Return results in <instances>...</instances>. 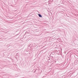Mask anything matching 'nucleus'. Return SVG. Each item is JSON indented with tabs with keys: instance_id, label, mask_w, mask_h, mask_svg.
I'll list each match as a JSON object with an SVG mask.
<instances>
[{
	"instance_id": "f257e3e1",
	"label": "nucleus",
	"mask_w": 78,
	"mask_h": 78,
	"mask_svg": "<svg viewBox=\"0 0 78 78\" xmlns=\"http://www.w3.org/2000/svg\"><path fill=\"white\" fill-rule=\"evenodd\" d=\"M30 30H28L26 31L25 34H26L27 35H28V34H30Z\"/></svg>"
},
{
	"instance_id": "f03ea898",
	"label": "nucleus",
	"mask_w": 78,
	"mask_h": 78,
	"mask_svg": "<svg viewBox=\"0 0 78 78\" xmlns=\"http://www.w3.org/2000/svg\"><path fill=\"white\" fill-rule=\"evenodd\" d=\"M64 1L63 0H61V3H62V4H63L64 3Z\"/></svg>"
},
{
	"instance_id": "7ed1b4c3",
	"label": "nucleus",
	"mask_w": 78,
	"mask_h": 78,
	"mask_svg": "<svg viewBox=\"0 0 78 78\" xmlns=\"http://www.w3.org/2000/svg\"><path fill=\"white\" fill-rule=\"evenodd\" d=\"M38 15L39 17H42V16L41 14H38Z\"/></svg>"
},
{
	"instance_id": "20e7f679",
	"label": "nucleus",
	"mask_w": 78,
	"mask_h": 78,
	"mask_svg": "<svg viewBox=\"0 0 78 78\" xmlns=\"http://www.w3.org/2000/svg\"><path fill=\"white\" fill-rule=\"evenodd\" d=\"M56 61H57V59H55L54 60L55 63H56Z\"/></svg>"
},
{
	"instance_id": "39448f33",
	"label": "nucleus",
	"mask_w": 78,
	"mask_h": 78,
	"mask_svg": "<svg viewBox=\"0 0 78 78\" xmlns=\"http://www.w3.org/2000/svg\"><path fill=\"white\" fill-rule=\"evenodd\" d=\"M33 71H34V72H36V71L35 69H34Z\"/></svg>"
},
{
	"instance_id": "423d86ee",
	"label": "nucleus",
	"mask_w": 78,
	"mask_h": 78,
	"mask_svg": "<svg viewBox=\"0 0 78 78\" xmlns=\"http://www.w3.org/2000/svg\"><path fill=\"white\" fill-rule=\"evenodd\" d=\"M53 0H50V2H53Z\"/></svg>"
},
{
	"instance_id": "0eeeda50",
	"label": "nucleus",
	"mask_w": 78,
	"mask_h": 78,
	"mask_svg": "<svg viewBox=\"0 0 78 78\" xmlns=\"http://www.w3.org/2000/svg\"><path fill=\"white\" fill-rule=\"evenodd\" d=\"M31 13H30L29 15L28 16H28H31V15H30Z\"/></svg>"
},
{
	"instance_id": "6e6552de",
	"label": "nucleus",
	"mask_w": 78,
	"mask_h": 78,
	"mask_svg": "<svg viewBox=\"0 0 78 78\" xmlns=\"http://www.w3.org/2000/svg\"><path fill=\"white\" fill-rule=\"evenodd\" d=\"M50 57H52V56H51V55H50Z\"/></svg>"
},
{
	"instance_id": "1a4fd4ad",
	"label": "nucleus",
	"mask_w": 78,
	"mask_h": 78,
	"mask_svg": "<svg viewBox=\"0 0 78 78\" xmlns=\"http://www.w3.org/2000/svg\"><path fill=\"white\" fill-rule=\"evenodd\" d=\"M60 12H63L62 11H60Z\"/></svg>"
},
{
	"instance_id": "9d476101",
	"label": "nucleus",
	"mask_w": 78,
	"mask_h": 78,
	"mask_svg": "<svg viewBox=\"0 0 78 78\" xmlns=\"http://www.w3.org/2000/svg\"><path fill=\"white\" fill-rule=\"evenodd\" d=\"M77 62V60H76L75 61V62Z\"/></svg>"
},
{
	"instance_id": "9b49d317",
	"label": "nucleus",
	"mask_w": 78,
	"mask_h": 78,
	"mask_svg": "<svg viewBox=\"0 0 78 78\" xmlns=\"http://www.w3.org/2000/svg\"><path fill=\"white\" fill-rule=\"evenodd\" d=\"M41 72H42V71H41V72L40 73V74H41Z\"/></svg>"
},
{
	"instance_id": "f8f14e48",
	"label": "nucleus",
	"mask_w": 78,
	"mask_h": 78,
	"mask_svg": "<svg viewBox=\"0 0 78 78\" xmlns=\"http://www.w3.org/2000/svg\"><path fill=\"white\" fill-rule=\"evenodd\" d=\"M48 60H50V59H48Z\"/></svg>"
},
{
	"instance_id": "ddd939ff",
	"label": "nucleus",
	"mask_w": 78,
	"mask_h": 78,
	"mask_svg": "<svg viewBox=\"0 0 78 78\" xmlns=\"http://www.w3.org/2000/svg\"><path fill=\"white\" fill-rule=\"evenodd\" d=\"M62 10H63V11H64V10H63V9H62Z\"/></svg>"
},
{
	"instance_id": "4468645a",
	"label": "nucleus",
	"mask_w": 78,
	"mask_h": 78,
	"mask_svg": "<svg viewBox=\"0 0 78 78\" xmlns=\"http://www.w3.org/2000/svg\"><path fill=\"white\" fill-rule=\"evenodd\" d=\"M31 47H30V48H31Z\"/></svg>"
}]
</instances>
